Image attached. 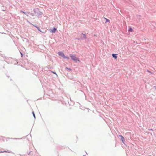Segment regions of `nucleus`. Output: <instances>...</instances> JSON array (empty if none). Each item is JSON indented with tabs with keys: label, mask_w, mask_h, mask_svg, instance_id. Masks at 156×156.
<instances>
[{
	"label": "nucleus",
	"mask_w": 156,
	"mask_h": 156,
	"mask_svg": "<svg viewBox=\"0 0 156 156\" xmlns=\"http://www.w3.org/2000/svg\"><path fill=\"white\" fill-rule=\"evenodd\" d=\"M70 56L73 60L74 61H79V60L78 59V58L75 55H70Z\"/></svg>",
	"instance_id": "nucleus-1"
},
{
	"label": "nucleus",
	"mask_w": 156,
	"mask_h": 156,
	"mask_svg": "<svg viewBox=\"0 0 156 156\" xmlns=\"http://www.w3.org/2000/svg\"><path fill=\"white\" fill-rule=\"evenodd\" d=\"M58 54L60 56L64 58H66V56H65L64 53L61 51H60L58 52Z\"/></svg>",
	"instance_id": "nucleus-2"
},
{
	"label": "nucleus",
	"mask_w": 156,
	"mask_h": 156,
	"mask_svg": "<svg viewBox=\"0 0 156 156\" xmlns=\"http://www.w3.org/2000/svg\"><path fill=\"white\" fill-rule=\"evenodd\" d=\"M56 29L55 28H54L53 29H50V31L51 33H55L56 30Z\"/></svg>",
	"instance_id": "nucleus-3"
},
{
	"label": "nucleus",
	"mask_w": 156,
	"mask_h": 156,
	"mask_svg": "<svg viewBox=\"0 0 156 156\" xmlns=\"http://www.w3.org/2000/svg\"><path fill=\"white\" fill-rule=\"evenodd\" d=\"M9 139V138H5L4 137H2V140L3 141H4L5 140H6L7 141V140Z\"/></svg>",
	"instance_id": "nucleus-4"
},
{
	"label": "nucleus",
	"mask_w": 156,
	"mask_h": 156,
	"mask_svg": "<svg viewBox=\"0 0 156 156\" xmlns=\"http://www.w3.org/2000/svg\"><path fill=\"white\" fill-rule=\"evenodd\" d=\"M119 136L121 138V140L122 142L124 143V141H125V139L123 137L122 135H119Z\"/></svg>",
	"instance_id": "nucleus-5"
},
{
	"label": "nucleus",
	"mask_w": 156,
	"mask_h": 156,
	"mask_svg": "<svg viewBox=\"0 0 156 156\" xmlns=\"http://www.w3.org/2000/svg\"><path fill=\"white\" fill-rule=\"evenodd\" d=\"M112 56H113V57L115 58V59H117V57L115 56V55L114 54H112Z\"/></svg>",
	"instance_id": "nucleus-6"
},
{
	"label": "nucleus",
	"mask_w": 156,
	"mask_h": 156,
	"mask_svg": "<svg viewBox=\"0 0 156 156\" xmlns=\"http://www.w3.org/2000/svg\"><path fill=\"white\" fill-rule=\"evenodd\" d=\"M105 19L106 20V21L105 22V23H106L107 22H109L110 21V20L107 18H105Z\"/></svg>",
	"instance_id": "nucleus-7"
},
{
	"label": "nucleus",
	"mask_w": 156,
	"mask_h": 156,
	"mask_svg": "<svg viewBox=\"0 0 156 156\" xmlns=\"http://www.w3.org/2000/svg\"><path fill=\"white\" fill-rule=\"evenodd\" d=\"M129 31L130 32H132L133 31V30L132 28L130 27L129 28Z\"/></svg>",
	"instance_id": "nucleus-8"
},
{
	"label": "nucleus",
	"mask_w": 156,
	"mask_h": 156,
	"mask_svg": "<svg viewBox=\"0 0 156 156\" xmlns=\"http://www.w3.org/2000/svg\"><path fill=\"white\" fill-rule=\"evenodd\" d=\"M32 113H33V115L34 117V118H35V114H34V112H32Z\"/></svg>",
	"instance_id": "nucleus-9"
},
{
	"label": "nucleus",
	"mask_w": 156,
	"mask_h": 156,
	"mask_svg": "<svg viewBox=\"0 0 156 156\" xmlns=\"http://www.w3.org/2000/svg\"><path fill=\"white\" fill-rule=\"evenodd\" d=\"M82 34L83 35V36L84 37V38H86V36L85 35V34H83V33H82Z\"/></svg>",
	"instance_id": "nucleus-10"
},
{
	"label": "nucleus",
	"mask_w": 156,
	"mask_h": 156,
	"mask_svg": "<svg viewBox=\"0 0 156 156\" xmlns=\"http://www.w3.org/2000/svg\"><path fill=\"white\" fill-rule=\"evenodd\" d=\"M37 28L38 29V30L39 31H40V32H41V31L40 30V29H39V28L38 27H37Z\"/></svg>",
	"instance_id": "nucleus-11"
},
{
	"label": "nucleus",
	"mask_w": 156,
	"mask_h": 156,
	"mask_svg": "<svg viewBox=\"0 0 156 156\" xmlns=\"http://www.w3.org/2000/svg\"><path fill=\"white\" fill-rule=\"evenodd\" d=\"M67 58V59H69V57H67L66 56V58Z\"/></svg>",
	"instance_id": "nucleus-12"
},
{
	"label": "nucleus",
	"mask_w": 156,
	"mask_h": 156,
	"mask_svg": "<svg viewBox=\"0 0 156 156\" xmlns=\"http://www.w3.org/2000/svg\"><path fill=\"white\" fill-rule=\"evenodd\" d=\"M21 12H22L23 13H24V14H26L25 12L23 11H21Z\"/></svg>",
	"instance_id": "nucleus-13"
},
{
	"label": "nucleus",
	"mask_w": 156,
	"mask_h": 156,
	"mask_svg": "<svg viewBox=\"0 0 156 156\" xmlns=\"http://www.w3.org/2000/svg\"><path fill=\"white\" fill-rule=\"evenodd\" d=\"M51 72L53 73L54 74H55L57 76V74L55 72L51 71Z\"/></svg>",
	"instance_id": "nucleus-14"
},
{
	"label": "nucleus",
	"mask_w": 156,
	"mask_h": 156,
	"mask_svg": "<svg viewBox=\"0 0 156 156\" xmlns=\"http://www.w3.org/2000/svg\"><path fill=\"white\" fill-rule=\"evenodd\" d=\"M66 69L70 70H71V69H69V68H68L67 67L66 68Z\"/></svg>",
	"instance_id": "nucleus-15"
},
{
	"label": "nucleus",
	"mask_w": 156,
	"mask_h": 156,
	"mask_svg": "<svg viewBox=\"0 0 156 156\" xmlns=\"http://www.w3.org/2000/svg\"><path fill=\"white\" fill-rule=\"evenodd\" d=\"M147 71L150 73H151V72L149 70H148Z\"/></svg>",
	"instance_id": "nucleus-16"
},
{
	"label": "nucleus",
	"mask_w": 156,
	"mask_h": 156,
	"mask_svg": "<svg viewBox=\"0 0 156 156\" xmlns=\"http://www.w3.org/2000/svg\"><path fill=\"white\" fill-rule=\"evenodd\" d=\"M34 26L37 28V27L36 26Z\"/></svg>",
	"instance_id": "nucleus-17"
},
{
	"label": "nucleus",
	"mask_w": 156,
	"mask_h": 156,
	"mask_svg": "<svg viewBox=\"0 0 156 156\" xmlns=\"http://www.w3.org/2000/svg\"><path fill=\"white\" fill-rule=\"evenodd\" d=\"M4 152H7L6 151H5Z\"/></svg>",
	"instance_id": "nucleus-18"
}]
</instances>
